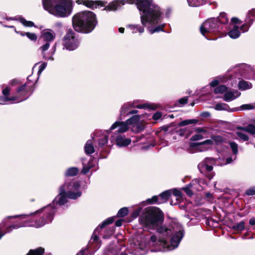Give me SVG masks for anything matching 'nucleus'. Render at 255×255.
Segmentation results:
<instances>
[{"label":"nucleus","instance_id":"nucleus-58","mask_svg":"<svg viewBox=\"0 0 255 255\" xmlns=\"http://www.w3.org/2000/svg\"><path fill=\"white\" fill-rule=\"evenodd\" d=\"M215 162V159L214 158L211 157H207L205 159L204 163L207 164H211L214 163Z\"/></svg>","mask_w":255,"mask_h":255},{"label":"nucleus","instance_id":"nucleus-1","mask_svg":"<svg viewBox=\"0 0 255 255\" xmlns=\"http://www.w3.org/2000/svg\"><path fill=\"white\" fill-rule=\"evenodd\" d=\"M165 216L163 212L158 207H146L138 218L139 223L147 230H155L158 239L155 235L150 238L152 246L159 245L163 248L171 250L177 248L184 237V231L180 230L175 232L173 228L163 225Z\"/></svg>","mask_w":255,"mask_h":255},{"label":"nucleus","instance_id":"nucleus-46","mask_svg":"<svg viewBox=\"0 0 255 255\" xmlns=\"http://www.w3.org/2000/svg\"><path fill=\"white\" fill-rule=\"evenodd\" d=\"M108 142V137L106 135L99 139L98 141V145L99 147H102L106 144Z\"/></svg>","mask_w":255,"mask_h":255},{"label":"nucleus","instance_id":"nucleus-26","mask_svg":"<svg viewBox=\"0 0 255 255\" xmlns=\"http://www.w3.org/2000/svg\"><path fill=\"white\" fill-rule=\"evenodd\" d=\"M238 88L241 90H246L252 88V85L249 82L242 80L239 82Z\"/></svg>","mask_w":255,"mask_h":255},{"label":"nucleus","instance_id":"nucleus-59","mask_svg":"<svg viewBox=\"0 0 255 255\" xmlns=\"http://www.w3.org/2000/svg\"><path fill=\"white\" fill-rule=\"evenodd\" d=\"M50 46V43L48 42H46V43L44 44L43 46L40 47V49L41 50L42 53L48 49Z\"/></svg>","mask_w":255,"mask_h":255},{"label":"nucleus","instance_id":"nucleus-39","mask_svg":"<svg viewBox=\"0 0 255 255\" xmlns=\"http://www.w3.org/2000/svg\"><path fill=\"white\" fill-rule=\"evenodd\" d=\"M24 225L23 223H19L14 224L11 225H10L6 228V232L9 233L13 229H16L20 227H21L23 226Z\"/></svg>","mask_w":255,"mask_h":255},{"label":"nucleus","instance_id":"nucleus-5","mask_svg":"<svg viewBox=\"0 0 255 255\" xmlns=\"http://www.w3.org/2000/svg\"><path fill=\"white\" fill-rule=\"evenodd\" d=\"M45 10L57 17H64L70 14L72 3L68 0H42Z\"/></svg>","mask_w":255,"mask_h":255},{"label":"nucleus","instance_id":"nucleus-14","mask_svg":"<svg viewBox=\"0 0 255 255\" xmlns=\"http://www.w3.org/2000/svg\"><path fill=\"white\" fill-rule=\"evenodd\" d=\"M111 253L114 255H128L126 252V247L121 244L116 245L111 248Z\"/></svg>","mask_w":255,"mask_h":255},{"label":"nucleus","instance_id":"nucleus-52","mask_svg":"<svg viewBox=\"0 0 255 255\" xmlns=\"http://www.w3.org/2000/svg\"><path fill=\"white\" fill-rule=\"evenodd\" d=\"M255 108V107L251 104H244L240 107V109L242 110H252Z\"/></svg>","mask_w":255,"mask_h":255},{"label":"nucleus","instance_id":"nucleus-10","mask_svg":"<svg viewBox=\"0 0 255 255\" xmlns=\"http://www.w3.org/2000/svg\"><path fill=\"white\" fill-rule=\"evenodd\" d=\"M76 2L78 4H83L85 6L92 9H94L99 6L101 7L105 6V2L101 0H77Z\"/></svg>","mask_w":255,"mask_h":255},{"label":"nucleus","instance_id":"nucleus-60","mask_svg":"<svg viewBox=\"0 0 255 255\" xmlns=\"http://www.w3.org/2000/svg\"><path fill=\"white\" fill-rule=\"evenodd\" d=\"M187 1L190 6H197L199 5L198 2L195 0H187Z\"/></svg>","mask_w":255,"mask_h":255},{"label":"nucleus","instance_id":"nucleus-62","mask_svg":"<svg viewBox=\"0 0 255 255\" xmlns=\"http://www.w3.org/2000/svg\"><path fill=\"white\" fill-rule=\"evenodd\" d=\"M200 116L202 118H207L211 117V114L210 112L207 111L203 112L200 114Z\"/></svg>","mask_w":255,"mask_h":255},{"label":"nucleus","instance_id":"nucleus-41","mask_svg":"<svg viewBox=\"0 0 255 255\" xmlns=\"http://www.w3.org/2000/svg\"><path fill=\"white\" fill-rule=\"evenodd\" d=\"M188 102V97H184L179 99L177 102H176V103H175V106L177 107H179L180 105L183 106L187 104Z\"/></svg>","mask_w":255,"mask_h":255},{"label":"nucleus","instance_id":"nucleus-32","mask_svg":"<svg viewBox=\"0 0 255 255\" xmlns=\"http://www.w3.org/2000/svg\"><path fill=\"white\" fill-rule=\"evenodd\" d=\"M142 26L136 24V25H129V27H131V29L133 30L132 33H136L137 31L139 33L143 32L144 30V27L146 25H143L142 24Z\"/></svg>","mask_w":255,"mask_h":255},{"label":"nucleus","instance_id":"nucleus-45","mask_svg":"<svg viewBox=\"0 0 255 255\" xmlns=\"http://www.w3.org/2000/svg\"><path fill=\"white\" fill-rule=\"evenodd\" d=\"M164 27H165V24H163L158 25L154 28L150 29L149 30V32L151 34H153L155 32H160V31H164Z\"/></svg>","mask_w":255,"mask_h":255},{"label":"nucleus","instance_id":"nucleus-37","mask_svg":"<svg viewBox=\"0 0 255 255\" xmlns=\"http://www.w3.org/2000/svg\"><path fill=\"white\" fill-rule=\"evenodd\" d=\"M235 98L234 94L232 91L226 92L224 95L223 99L226 102H229Z\"/></svg>","mask_w":255,"mask_h":255},{"label":"nucleus","instance_id":"nucleus-29","mask_svg":"<svg viewBox=\"0 0 255 255\" xmlns=\"http://www.w3.org/2000/svg\"><path fill=\"white\" fill-rule=\"evenodd\" d=\"M198 122L199 120L196 119L185 120L179 123L178 126L181 127L190 124H196Z\"/></svg>","mask_w":255,"mask_h":255},{"label":"nucleus","instance_id":"nucleus-57","mask_svg":"<svg viewBox=\"0 0 255 255\" xmlns=\"http://www.w3.org/2000/svg\"><path fill=\"white\" fill-rule=\"evenodd\" d=\"M162 117V113L160 112L157 111L152 116V119L154 121L158 120Z\"/></svg>","mask_w":255,"mask_h":255},{"label":"nucleus","instance_id":"nucleus-36","mask_svg":"<svg viewBox=\"0 0 255 255\" xmlns=\"http://www.w3.org/2000/svg\"><path fill=\"white\" fill-rule=\"evenodd\" d=\"M19 21L25 27H36L33 22L27 21L23 17L19 18Z\"/></svg>","mask_w":255,"mask_h":255},{"label":"nucleus","instance_id":"nucleus-31","mask_svg":"<svg viewBox=\"0 0 255 255\" xmlns=\"http://www.w3.org/2000/svg\"><path fill=\"white\" fill-rule=\"evenodd\" d=\"M217 18H219V22L221 23L222 25H223V24H227L229 22V18L227 17V14L224 12H221L220 15Z\"/></svg>","mask_w":255,"mask_h":255},{"label":"nucleus","instance_id":"nucleus-53","mask_svg":"<svg viewBox=\"0 0 255 255\" xmlns=\"http://www.w3.org/2000/svg\"><path fill=\"white\" fill-rule=\"evenodd\" d=\"M251 23H245L243 24L240 28V30L243 31V32H245L248 31Z\"/></svg>","mask_w":255,"mask_h":255},{"label":"nucleus","instance_id":"nucleus-9","mask_svg":"<svg viewBox=\"0 0 255 255\" xmlns=\"http://www.w3.org/2000/svg\"><path fill=\"white\" fill-rule=\"evenodd\" d=\"M115 221L114 217H111L104 220L99 226L94 230L91 240L89 242L90 246L91 247L94 243L98 244L99 242L98 234L100 232L101 230L105 228L107 225L112 224Z\"/></svg>","mask_w":255,"mask_h":255},{"label":"nucleus","instance_id":"nucleus-18","mask_svg":"<svg viewBox=\"0 0 255 255\" xmlns=\"http://www.w3.org/2000/svg\"><path fill=\"white\" fill-rule=\"evenodd\" d=\"M171 195V192L170 190H166L161 193L159 196V203L162 204L166 202Z\"/></svg>","mask_w":255,"mask_h":255},{"label":"nucleus","instance_id":"nucleus-7","mask_svg":"<svg viewBox=\"0 0 255 255\" xmlns=\"http://www.w3.org/2000/svg\"><path fill=\"white\" fill-rule=\"evenodd\" d=\"M63 40V46L68 50H74L79 46L80 40L76 37V33L72 29L68 30Z\"/></svg>","mask_w":255,"mask_h":255},{"label":"nucleus","instance_id":"nucleus-61","mask_svg":"<svg viewBox=\"0 0 255 255\" xmlns=\"http://www.w3.org/2000/svg\"><path fill=\"white\" fill-rule=\"evenodd\" d=\"M194 131L197 133H202V132H206V130L204 128H200V127H196L194 128Z\"/></svg>","mask_w":255,"mask_h":255},{"label":"nucleus","instance_id":"nucleus-40","mask_svg":"<svg viewBox=\"0 0 255 255\" xmlns=\"http://www.w3.org/2000/svg\"><path fill=\"white\" fill-rule=\"evenodd\" d=\"M192 183H189L186 185L185 187L182 188V190L186 193V194L189 197L192 196L193 195V191L190 189V188L192 187Z\"/></svg>","mask_w":255,"mask_h":255},{"label":"nucleus","instance_id":"nucleus-35","mask_svg":"<svg viewBox=\"0 0 255 255\" xmlns=\"http://www.w3.org/2000/svg\"><path fill=\"white\" fill-rule=\"evenodd\" d=\"M228 88L226 86L224 85H221L215 88L214 93L215 94H223V93L226 92Z\"/></svg>","mask_w":255,"mask_h":255},{"label":"nucleus","instance_id":"nucleus-11","mask_svg":"<svg viewBox=\"0 0 255 255\" xmlns=\"http://www.w3.org/2000/svg\"><path fill=\"white\" fill-rule=\"evenodd\" d=\"M29 91L30 89L27 88L26 83H24L21 86L18 87L16 90V93L24 96V98L20 99V96H19V99L16 100L17 101L15 103H19L26 100L29 96L25 97V96L28 94Z\"/></svg>","mask_w":255,"mask_h":255},{"label":"nucleus","instance_id":"nucleus-16","mask_svg":"<svg viewBox=\"0 0 255 255\" xmlns=\"http://www.w3.org/2000/svg\"><path fill=\"white\" fill-rule=\"evenodd\" d=\"M215 109L217 111H227L228 112H235L239 110L238 108L230 109L229 106L226 103H217L215 106Z\"/></svg>","mask_w":255,"mask_h":255},{"label":"nucleus","instance_id":"nucleus-54","mask_svg":"<svg viewBox=\"0 0 255 255\" xmlns=\"http://www.w3.org/2000/svg\"><path fill=\"white\" fill-rule=\"evenodd\" d=\"M203 138V136L200 134H196L193 135L190 139L191 141H196Z\"/></svg>","mask_w":255,"mask_h":255},{"label":"nucleus","instance_id":"nucleus-48","mask_svg":"<svg viewBox=\"0 0 255 255\" xmlns=\"http://www.w3.org/2000/svg\"><path fill=\"white\" fill-rule=\"evenodd\" d=\"M236 134L238 137H239L240 138H241L245 141H247L249 140V137L248 136V135L247 134H246L245 133L238 131L236 132Z\"/></svg>","mask_w":255,"mask_h":255},{"label":"nucleus","instance_id":"nucleus-43","mask_svg":"<svg viewBox=\"0 0 255 255\" xmlns=\"http://www.w3.org/2000/svg\"><path fill=\"white\" fill-rule=\"evenodd\" d=\"M159 201L158 196L156 195L153 196L151 198H148L146 200V202L148 204H160V203H159Z\"/></svg>","mask_w":255,"mask_h":255},{"label":"nucleus","instance_id":"nucleus-49","mask_svg":"<svg viewBox=\"0 0 255 255\" xmlns=\"http://www.w3.org/2000/svg\"><path fill=\"white\" fill-rule=\"evenodd\" d=\"M26 36L32 41H36L37 40V36L34 33L27 32H26Z\"/></svg>","mask_w":255,"mask_h":255},{"label":"nucleus","instance_id":"nucleus-3","mask_svg":"<svg viewBox=\"0 0 255 255\" xmlns=\"http://www.w3.org/2000/svg\"><path fill=\"white\" fill-rule=\"evenodd\" d=\"M73 29L78 33L89 34L93 32L98 24L96 14L90 10H84L75 14L72 18Z\"/></svg>","mask_w":255,"mask_h":255},{"label":"nucleus","instance_id":"nucleus-30","mask_svg":"<svg viewBox=\"0 0 255 255\" xmlns=\"http://www.w3.org/2000/svg\"><path fill=\"white\" fill-rule=\"evenodd\" d=\"M187 128H177L170 131L171 134L175 133L179 136L183 137L186 134Z\"/></svg>","mask_w":255,"mask_h":255},{"label":"nucleus","instance_id":"nucleus-44","mask_svg":"<svg viewBox=\"0 0 255 255\" xmlns=\"http://www.w3.org/2000/svg\"><path fill=\"white\" fill-rule=\"evenodd\" d=\"M119 6V4L117 3L116 0L110 2L108 5L106 7V8L108 10H116Z\"/></svg>","mask_w":255,"mask_h":255},{"label":"nucleus","instance_id":"nucleus-20","mask_svg":"<svg viewBox=\"0 0 255 255\" xmlns=\"http://www.w3.org/2000/svg\"><path fill=\"white\" fill-rule=\"evenodd\" d=\"M237 129L246 131L253 135H255V126L253 124H249L246 127H238Z\"/></svg>","mask_w":255,"mask_h":255},{"label":"nucleus","instance_id":"nucleus-47","mask_svg":"<svg viewBox=\"0 0 255 255\" xmlns=\"http://www.w3.org/2000/svg\"><path fill=\"white\" fill-rule=\"evenodd\" d=\"M175 126H176V124L174 122L171 123L168 125H164L163 126L160 128V131H163L164 132H166L170 127Z\"/></svg>","mask_w":255,"mask_h":255},{"label":"nucleus","instance_id":"nucleus-23","mask_svg":"<svg viewBox=\"0 0 255 255\" xmlns=\"http://www.w3.org/2000/svg\"><path fill=\"white\" fill-rule=\"evenodd\" d=\"M79 172V170L77 167H72L66 170L64 175L66 177H73L77 175Z\"/></svg>","mask_w":255,"mask_h":255},{"label":"nucleus","instance_id":"nucleus-21","mask_svg":"<svg viewBox=\"0 0 255 255\" xmlns=\"http://www.w3.org/2000/svg\"><path fill=\"white\" fill-rule=\"evenodd\" d=\"M213 144V141L212 139H206L200 142H190L189 146L191 148H195L200 145H212Z\"/></svg>","mask_w":255,"mask_h":255},{"label":"nucleus","instance_id":"nucleus-55","mask_svg":"<svg viewBox=\"0 0 255 255\" xmlns=\"http://www.w3.org/2000/svg\"><path fill=\"white\" fill-rule=\"evenodd\" d=\"M202 168L205 169L207 172H210L213 170V166L212 165L204 163L202 165Z\"/></svg>","mask_w":255,"mask_h":255},{"label":"nucleus","instance_id":"nucleus-8","mask_svg":"<svg viewBox=\"0 0 255 255\" xmlns=\"http://www.w3.org/2000/svg\"><path fill=\"white\" fill-rule=\"evenodd\" d=\"M64 185L65 186L66 191L67 190V197L69 199H76L80 197L82 193L78 191L80 187V184L79 182H69Z\"/></svg>","mask_w":255,"mask_h":255},{"label":"nucleus","instance_id":"nucleus-50","mask_svg":"<svg viewBox=\"0 0 255 255\" xmlns=\"http://www.w3.org/2000/svg\"><path fill=\"white\" fill-rule=\"evenodd\" d=\"M141 208L140 207H138L135 209L133 212L131 214L130 216L132 219H135L139 216V214L140 213Z\"/></svg>","mask_w":255,"mask_h":255},{"label":"nucleus","instance_id":"nucleus-34","mask_svg":"<svg viewBox=\"0 0 255 255\" xmlns=\"http://www.w3.org/2000/svg\"><path fill=\"white\" fill-rule=\"evenodd\" d=\"M245 222L244 221H241L238 224L234 225L232 227V229L237 232L242 231L245 229Z\"/></svg>","mask_w":255,"mask_h":255},{"label":"nucleus","instance_id":"nucleus-63","mask_svg":"<svg viewBox=\"0 0 255 255\" xmlns=\"http://www.w3.org/2000/svg\"><path fill=\"white\" fill-rule=\"evenodd\" d=\"M219 84V81L218 80H214L210 83V85L212 87H217V86Z\"/></svg>","mask_w":255,"mask_h":255},{"label":"nucleus","instance_id":"nucleus-13","mask_svg":"<svg viewBox=\"0 0 255 255\" xmlns=\"http://www.w3.org/2000/svg\"><path fill=\"white\" fill-rule=\"evenodd\" d=\"M10 89L9 87H6L3 90H2V94L3 95L4 97H1L0 98V100L2 101L3 102H8V101H15L16 100H18L19 98V97L14 96H11L10 97H8V96L9 95Z\"/></svg>","mask_w":255,"mask_h":255},{"label":"nucleus","instance_id":"nucleus-12","mask_svg":"<svg viewBox=\"0 0 255 255\" xmlns=\"http://www.w3.org/2000/svg\"><path fill=\"white\" fill-rule=\"evenodd\" d=\"M117 128H119V129L117 131L118 133L125 132L128 129V127L126 121L125 122L119 121L116 122L111 126L110 129L113 130Z\"/></svg>","mask_w":255,"mask_h":255},{"label":"nucleus","instance_id":"nucleus-22","mask_svg":"<svg viewBox=\"0 0 255 255\" xmlns=\"http://www.w3.org/2000/svg\"><path fill=\"white\" fill-rule=\"evenodd\" d=\"M228 35L231 38L233 39L238 38L241 35L239 26L235 25L233 28L228 32Z\"/></svg>","mask_w":255,"mask_h":255},{"label":"nucleus","instance_id":"nucleus-17","mask_svg":"<svg viewBox=\"0 0 255 255\" xmlns=\"http://www.w3.org/2000/svg\"><path fill=\"white\" fill-rule=\"evenodd\" d=\"M134 106L132 104H125L121 109L120 116L126 117V116L130 115L131 109Z\"/></svg>","mask_w":255,"mask_h":255},{"label":"nucleus","instance_id":"nucleus-24","mask_svg":"<svg viewBox=\"0 0 255 255\" xmlns=\"http://www.w3.org/2000/svg\"><path fill=\"white\" fill-rule=\"evenodd\" d=\"M84 150L87 155L91 154L95 152V148L91 140H88L86 142L84 146Z\"/></svg>","mask_w":255,"mask_h":255},{"label":"nucleus","instance_id":"nucleus-51","mask_svg":"<svg viewBox=\"0 0 255 255\" xmlns=\"http://www.w3.org/2000/svg\"><path fill=\"white\" fill-rule=\"evenodd\" d=\"M245 195L247 196H253L255 195V187H253L246 190Z\"/></svg>","mask_w":255,"mask_h":255},{"label":"nucleus","instance_id":"nucleus-2","mask_svg":"<svg viewBox=\"0 0 255 255\" xmlns=\"http://www.w3.org/2000/svg\"><path fill=\"white\" fill-rule=\"evenodd\" d=\"M135 4L142 12L141 22L143 25L147 23L157 24L161 22L163 17L160 8L151 0H131L130 4Z\"/></svg>","mask_w":255,"mask_h":255},{"label":"nucleus","instance_id":"nucleus-25","mask_svg":"<svg viewBox=\"0 0 255 255\" xmlns=\"http://www.w3.org/2000/svg\"><path fill=\"white\" fill-rule=\"evenodd\" d=\"M145 128V124L141 122L132 126L131 130L133 132L138 133L143 131Z\"/></svg>","mask_w":255,"mask_h":255},{"label":"nucleus","instance_id":"nucleus-4","mask_svg":"<svg viewBox=\"0 0 255 255\" xmlns=\"http://www.w3.org/2000/svg\"><path fill=\"white\" fill-rule=\"evenodd\" d=\"M59 190V194L53 201V206H51V205L49 204L47 207H45L36 211L33 213L30 214V215H34L44 211L43 216L39 219L35 221V224L37 227H42L46 224L50 223L52 221L56 211V208L55 207V205L58 204L59 205H63L67 202L68 200L67 198L68 197L66 191L65 186H61Z\"/></svg>","mask_w":255,"mask_h":255},{"label":"nucleus","instance_id":"nucleus-38","mask_svg":"<svg viewBox=\"0 0 255 255\" xmlns=\"http://www.w3.org/2000/svg\"><path fill=\"white\" fill-rule=\"evenodd\" d=\"M128 214V209L127 207H123L120 209L118 213L117 217H124L126 216Z\"/></svg>","mask_w":255,"mask_h":255},{"label":"nucleus","instance_id":"nucleus-33","mask_svg":"<svg viewBox=\"0 0 255 255\" xmlns=\"http://www.w3.org/2000/svg\"><path fill=\"white\" fill-rule=\"evenodd\" d=\"M211 139L218 145L225 141V138L219 135H212Z\"/></svg>","mask_w":255,"mask_h":255},{"label":"nucleus","instance_id":"nucleus-64","mask_svg":"<svg viewBox=\"0 0 255 255\" xmlns=\"http://www.w3.org/2000/svg\"><path fill=\"white\" fill-rule=\"evenodd\" d=\"M90 170V166H84L82 168L81 172L84 174H86L89 172Z\"/></svg>","mask_w":255,"mask_h":255},{"label":"nucleus","instance_id":"nucleus-42","mask_svg":"<svg viewBox=\"0 0 255 255\" xmlns=\"http://www.w3.org/2000/svg\"><path fill=\"white\" fill-rule=\"evenodd\" d=\"M229 144L233 153L236 155L238 152V145L235 141H229Z\"/></svg>","mask_w":255,"mask_h":255},{"label":"nucleus","instance_id":"nucleus-19","mask_svg":"<svg viewBox=\"0 0 255 255\" xmlns=\"http://www.w3.org/2000/svg\"><path fill=\"white\" fill-rule=\"evenodd\" d=\"M55 37V33L52 30L44 32L42 35V38L44 41L49 43L53 41Z\"/></svg>","mask_w":255,"mask_h":255},{"label":"nucleus","instance_id":"nucleus-56","mask_svg":"<svg viewBox=\"0 0 255 255\" xmlns=\"http://www.w3.org/2000/svg\"><path fill=\"white\" fill-rule=\"evenodd\" d=\"M173 195L176 197H182V193L181 191L176 188L173 190Z\"/></svg>","mask_w":255,"mask_h":255},{"label":"nucleus","instance_id":"nucleus-15","mask_svg":"<svg viewBox=\"0 0 255 255\" xmlns=\"http://www.w3.org/2000/svg\"><path fill=\"white\" fill-rule=\"evenodd\" d=\"M121 134H119L116 137V142L118 146L120 147H126L131 143L130 138H125Z\"/></svg>","mask_w":255,"mask_h":255},{"label":"nucleus","instance_id":"nucleus-6","mask_svg":"<svg viewBox=\"0 0 255 255\" xmlns=\"http://www.w3.org/2000/svg\"><path fill=\"white\" fill-rule=\"evenodd\" d=\"M223 29V25L219 22V18H211L205 21L200 27L201 33L207 39H211L208 37L209 33L217 34Z\"/></svg>","mask_w":255,"mask_h":255},{"label":"nucleus","instance_id":"nucleus-28","mask_svg":"<svg viewBox=\"0 0 255 255\" xmlns=\"http://www.w3.org/2000/svg\"><path fill=\"white\" fill-rule=\"evenodd\" d=\"M115 232V227H112L108 228L106 229L105 233L103 235V238L108 239L114 235Z\"/></svg>","mask_w":255,"mask_h":255},{"label":"nucleus","instance_id":"nucleus-27","mask_svg":"<svg viewBox=\"0 0 255 255\" xmlns=\"http://www.w3.org/2000/svg\"><path fill=\"white\" fill-rule=\"evenodd\" d=\"M141 117V115H136L132 116L131 118H129L126 121V123L128 125H135L138 123L139 121L140 118Z\"/></svg>","mask_w":255,"mask_h":255}]
</instances>
